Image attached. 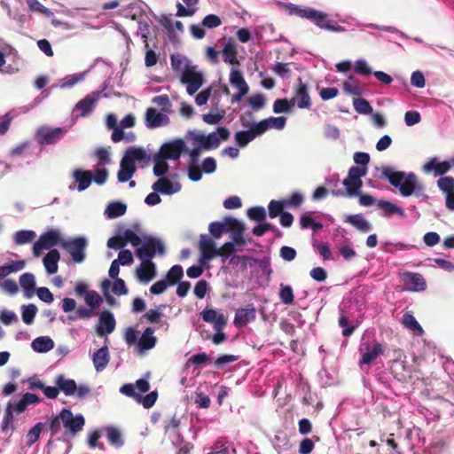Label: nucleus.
I'll return each instance as SVG.
<instances>
[{"mask_svg": "<svg viewBox=\"0 0 454 454\" xmlns=\"http://www.w3.org/2000/svg\"><path fill=\"white\" fill-rule=\"evenodd\" d=\"M381 177L387 179L391 185L399 189L400 193L409 197L415 193L420 194L424 188L418 183L417 176L414 173L405 175L404 172L395 171L389 166L381 168Z\"/></svg>", "mask_w": 454, "mask_h": 454, "instance_id": "obj_1", "label": "nucleus"}, {"mask_svg": "<svg viewBox=\"0 0 454 454\" xmlns=\"http://www.w3.org/2000/svg\"><path fill=\"white\" fill-rule=\"evenodd\" d=\"M366 174L367 167H351L348 169L347 177L342 181L348 197H355L356 194H359L363 186L362 177Z\"/></svg>", "mask_w": 454, "mask_h": 454, "instance_id": "obj_2", "label": "nucleus"}, {"mask_svg": "<svg viewBox=\"0 0 454 454\" xmlns=\"http://www.w3.org/2000/svg\"><path fill=\"white\" fill-rule=\"evenodd\" d=\"M59 418L63 427L67 429L64 433V437L75 436L80 431L82 430L85 425V419L82 414L74 416L69 409H62L59 412Z\"/></svg>", "mask_w": 454, "mask_h": 454, "instance_id": "obj_3", "label": "nucleus"}, {"mask_svg": "<svg viewBox=\"0 0 454 454\" xmlns=\"http://www.w3.org/2000/svg\"><path fill=\"white\" fill-rule=\"evenodd\" d=\"M87 246V239L83 237L61 241V247L71 255L73 261L76 263H81L84 261Z\"/></svg>", "mask_w": 454, "mask_h": 454, "instance_id": "obj_4", "label": "nucleus"}, {"mask_svg": "<svg viewBox=\"0 0 454 454\" xmlns=\"http://www.w3.org/2000/svg\"><path fill=\"white\" fill-rule=\"evenodd\" d=\"M64 240L60 237L59 230H51L43 233L37 241L33 246V254L35 257H39L43 249H50L57 245L61 247V241Z\"/></svg>", "mask_w": 454, "mask_h": 454, "instance_id": "obj_5", "label": "nucleus"}, {"mask_svg": "<svg viewBox=\"0 0 454 454\" xmlns=\"http://www.w3.org/2000/svg\"><path fill=\"white\" fill-rule=\"evenodd\" d=\"M240 121L242 126L249 128L247 130H240L235 133V142L239 147L247 146L255 137L262 135V125L257 123L250 124L246 121L245 116H240Z\"/></svg>", "mask_w": 454, "mask_h": 454, "instance_id": "obj_6", "label": "nucleus"}, {"mask_svg": "<svg viewBox=\"0 0 454 454\" xmlns=\"http://www.w3.org/2000/svg\"><path fill=\"white\" fill-rule=\"evenodd\" d=\"M65 133L64 128L41 126L35 134V139L41 145H54L64 137Z\"/></svg>", "mask_w": 454, "mask_h": 454, "instance_id": "obj_7", "label": "nucleus"}, {"mask_svg": "<svg viewBox=\"0 0 454 454\" xmlns=\"http://www.w3.org/2000/svg\"><path fill=\"white\" fill-rule=\"evenodd\" d=\"M203 75L196 71V67H185L182 72L181 82L186 84V90L189 95H193L203 84Z\"/></svg>", "mask_w": 454, "mask_h": 454, "instance_id": "obj_8", "label": "nucleus"}, {"mask_svg": "<svg viewBox=\"0 0 454 454\" xmlns=\"http://www.w3.org/2000/svg\"><path fill=\"white\" fill-rule=\"evenodd\" d=\"M156 252L163 254L165 253L164 245L159 239L150 237L140 247H137L136 254L140 260H151Z\"/></svg>", "mask_w": 454, "mask_h": 454, "instance_id": "obj_9", "label": "nucleus"}, {"mask_svg": "<svg viewBox=\"0 0 454 454\" xmlns=\"http://www.w3.org/2000/svg\"><path fill=\"white\" fill-rule=\"evenodd\" d=\"M290 100L292 105L297 104L299 108H309L311 106L309 86L302 82L301 77L297 79L294 95Z\"/></svg>", "mask_w": 454, "mask_h": 454, "instance_id": "obj_10", "label": "nucleus"}, {"mask_svg": "<svg viewBox=\"0 0 454 454\" xmlns=\"http://www.w3.org/2000/svg\"><path fill=\"white\" fill-rule=\"evenodd\" d=\"M184 147L185 144L182 139L166 143L160 147L159 153H157L158 158L178 160Z\"/></svg>", "mask_w": 454, "mask_h": 454, "instance_id": "obj_11", "label": "nucleus"}, {"mask_svg": "<svg viewBox=\"0 0 454 454\" xmlns=\"http://www.w3.org/2000/svg\"><path fill=\"white\" fill-rule=\"evenodd\" d=\"M310 20L321 29L337 33L346 31L344 27L338 25L335 21L330 20L327 13L315 10Z\"/></svg>", "mask_w": 454, "mask_h": 454, "instance_id": "obj_12", "label": "nucleus"}, {"mask_svg": "<svg viewBox=\"0 0 454 454\" xmlns=\"http://www.w3.org/2000/svg\"><path fill=\"white\" fill-rule=\"evenodd\" d=\"M99 98L100 93L98 91H93L86 95L82 99L76 103L74 112H80V116L82 117L88 116L95 109Z\"/></svg>", "mask_w": 454, "mask_h": 454, "instance_id": "obj_13", "label": "nucleus"}, {"mask_svg": "<svg viewBox=\"0 0 454 454\" xmlns=\"http://www.w3.org/2000/svg\"><path fill=\"white\" fill-rule=\"evenodd\" d=\"M256 317V310L253 305L247 308H239L236 310L233 324L236 327L246 326L248 323L254 321Z\"/></svg>", "mask_w": 454, "mask_h": 454, "instance_id": "obj_14", "label": "nucleus"}, {"mask_svg": "<svg viewBox=\"0 0 454 454\" xmlns=\"http://www.w3.org/2000/svg\"><path fill=\"white\" fill-rule=\"evenodd\" d=\"M202 319L207 322L213 324L214 329L216 332L222 331L227 324V317L223 314L217 313L213 309H206L201 312Z\"/></svg>", "mask_w": 454, "mask_h": 454, "instance_id": "obj_15", "label": "nucleus"}, {"mask_svg": "<svg viewBox=\"0 0 454 454\" xmlns=\"http://www.w3.org/2000/svg\"><path fill=\"white\" fill-rule=\"evenodd\" d=\"M403 281L405 285L411 286L409 289L414 292H422L427 288L426 279L419 273L405 271L403 273Z\"/></svg>", "mask_w": 454, "mask_h": 454, "instance_id": "obj_16", "label": "nucleus"}, {"mask_svg": "<svg viewBox=\"0 0 454 454\" xmlns=\"http://www.w3.org/2000/svg\"><path fill=\"white\" fill-rule=\"evenodd\" d=\"M169 122V118L158 112L155 108L149 107L145 112V125L149 129H155Z\"/></svg>", "mask_w": 454, "mask_h": 454, "instance_id": "obj_17", "label": "nucleus"}, {"mask_svg": "<svg viewBox=\"0 0 454 454\" xmlns=\"http://www.w3.org/2000/svg\"><path fill=\"white\" fill-rule=\"evenodd\" d=\"M115 328V319L114 315L109 311H104L100 314L98 318V325L97 326V333L102 337L106 334L111 333Z\"/></svg>", "mask_w": 454, "mask_h": 454, "instance_id": "obj_18", "label": "nucleus"}, {"mask_svg": "<svg viewBox=\"0 0 454 454\" xmlns=\"http://www.w3.org/2000/svg\"><path fill=\"white\" fill-rule=\"evenodd\" d=\"M200 249L201 251V263L218 256V248H216L215 243L206 236H201L200 238Z\"/></svg>", "mask_w": 454, "mask_h": 454, "instance_id": "obj_19", "label": "nucleus"}, {"mask_svg": "<svg viewBox=\"0 0 454 454\" xmlns=\"http://www.w3.org/2000/svg\"><path fill=\"white\" fill-rule=\"evenodd\" d=\"M154 329L146 327L137 341V348L140 353L153 348L157 344V338L153 335Z\"/></svg>", "mask_w": 454, "mask_h": 454, "instance_id": "obj_20", "label": "nucleus"}, {"mask_svg": "<svg viewBox=\"0 0 454 454\" xmlns=\"http://www.w3.org/2000/svg\"><path fill=\"white\" fill-rule=\"evenodd\" d=\"M138 279L142 282H149L155 274V264L152 260H142V262L136 270Z\"/></svg>", "mask_w": 454, "mask_h": 454, "instance_id": "obj_21", "label": "nucleus"}, {"mask_svg": "<svg viewBox=\"0 0 454 454\" xmlns=\"http://www.w3.org/2000/svg\"><path fill=\"white\" fill-rule=\"evenodd\" d=\"M137 170L136 164H134L128 156H123L121 164L120 170L118 171V181L124 183L129 181Z\"/></svg>", "mask_w": 454, "mask_h": 454, "instance_id": "obj_22", "label": "nucleus"}, {"mask_svg": "<svg viewBox=\"0 0 454 454\" xmlns=\"http://www.w3.org/2000/svg\"><path fill=\"white\" fill-rule=\"evenodd\" d=\"M385 349L382 344L375 342L371 348L366 345L365 352L363 354L362 358L359 361V365L369 364L374 361L378 356L383 355Z\"/></svg>", "mask_w": 454, "mask_h": 454, "instance_id": "obj_23", "label": "nucleus"}, {"mask_svg": "<svg viewBox=\"0 0 454 454\" xmlns=\"http://www.w3.org/2000/svg\"><path fill=\"white\" fill-rule=\"evenodd\" d=\"M60 260V254L57 249H51L43 257V266L48 274L52 275L58 271V262Z\"/></svg>", "mask_w": 454, "mask_h": 454, "instance_id": "obj_24", "label": "nucleus"}, {"mask_svg": "<svg viewBox=\"0 0 454 454\" xmlns=\"http://www.w3.org/2000/svg\"><path fill=\"white\" fill-rule=\"evenodd\" d=\"M55 384L59 387V391H62L67 396L74 395L77 390L75 380L66 379L63 374H59L56 377Z\"/></svg>", "mask_w": 454, "mask_h": 454, "instance_id": "obj_25", "label": "nucleus"}, {"mask_svg": "<svg viewBox=\"0 0 454 454\" xmlns=\"http://www.w3.org/2000/svg\"><path fill=\"white\" fill-rule=\"evenodd\" d=\"M110 360L108 348L104 346L98 349L92 356L93 364L97 372H102Z\"/></svg>", "mask_w": 454, "mask_h": 454, "instance_id": "obj_26", "label": "nucleus"}, {"mask_svg": "<svg viewBox=\"0 0 454 454\" xmlns=\"http://www.w3.org/2000/svg\"><path fill=\"white\" fill-rule=\"evenodd\" d=\"M93 173L90 170L75 169L73 172V177L78 184V191L86 190L92 182Z\"/></svg>", "mask_w": 454, "mask_h": 454, "instance_id": "obj_27", "label": "nucleus"}, {"mask_svg": "<svg viewBox=\"0 0 454 454\" xmlns=\"http://www.w3.org/2000/svg\"><path fill=\"white\" fill-rule=\"evenodd\" d=\"M344 222L351 224L361 232H368L372 229L371 223L361 214L348 215Z\"/></svg>", "mask_w": 454, "mask_h": 454, "instance_id": "obj_28", "label": "nucleus"}, {"mask_svg": "<svg viewBox=\"0 0 454 454\" xmlns=\"http://www.w3.org/2000/svg\"><path fill=\"white\" fill-rule=\"evenodd\" d=\"M179 185L174 186L173 183L165 177L159 178L153 184V190L162 194L171 195L179 191Z\"/></svg>", "mask_w": 454, "mask_h": 454, "instance_id": "obj_29", "label": "nucleus"}, {"mask_svg": "<svg viewBox=\"0 0 454 454\" xmlns=\"http://www.w3.org/2000/svg\"><path fill=\"white\" fill-rule=\"evenodd\" d=\"M286 118L284 116L279 117H270L264 120H262L258 122L259 125H262V132L265 133L269 129L274 128L277 129H282L286 126Z\"/></svg>", "mask_w": 454, "mask_h": 454, "instance_id": "obj_30", "label": "nucleus"}, {"mask_svg": "<svg viewBox=\"0 0 454 454\" xmlns=\"http://www.w3.org/2000/svg\"><path fill=\"white\" fill-rule=\"evenodd\" d=\"M32 348L39 353H44L51 350L54 348V341L47 336H41L35 338L32 341Z\"/></svg>", "mask_w": 454, "mask_h": 454, "instance_id": "obj_31", "label": "nucleus"}, {"mask_svg": "<svg viewBox=\"0 0 454 454\" xmlns=\"http://www.w3.org/2000/svg\"><path fill=\"white\" fill-rule=\"evenodd\" d=\"M124 156H128L134 164H136V161L147 163L150 160V156L144 149L139 147H129L125 152Z\"/></svg>", "mask_w": 454, "mask_h": 454, "instance_id": "obj_32", "label": "nucleus"}, {"mask_svg": "<svg viewBox=\"0 0 454 454\" xmlns=\"http://www.w3.org/2000/svg\"><path fill=\"white\" fill-rule=\"evenodd\" d=\"M402 323L404 327L412 331L416 335L422 336L424 334L423 328L418 323L411 312H406L403 314Z\"/></svg>", "mask_w": 454, "mask_h": 454, "instance_id": "obj_33", "label": "nucleus"}, {"mask_svg": "<svg viewBox=\"0 0 454 454\" xmlns=\"http://www.w3.org/2000/svg\"><path fill=\"white\" fill-rule=\"evenodd\" d=\"M20 285L24 289L26 295L31 297L35 289V276L30 272H26L20 277Z\"/></svg>", "mask_w": 454, "mask_h": 454, "instance_id": "obj_34", "label": "nucleus"}, {"mask_svg": "<svg viewBox=\"0 0 454 454\" xmlns=\"http://www.w3.org/2000/svg\"><path fill=\"white\" fill-rule=\"evenodd\" d=\"M286 11L290 15H295L301 18H305L310 20L314 14L315 9L310 7H302L294 4H289L286 6Z\"/></svg>", "mask_w": 454, "mask_h": 454, "instance_id": "obj_35", "label": "nucleus"}, {"mask_svg": "<svg viewBox=\"0 0 454 454\" xmlns=\"http://www.w3.org/2000/svg\"><path fill=\"white\" fill-rule=\"evenodd\" d=\"M450 168V164L448 161L437 162L435 159H433L426 163L424 169L427 172L434 170L436 175L442 176L447 173Z\"/></svg>", "mask_w": 454, "mask_h": 454, "instance_id": "obj_36", "label": "nucleus"}, {"mask_svg": "<svg viewBox=\"0 0 454 454\" xmlns=\"http://www.w3.org/2000/svg\"><path fill=\"white\" fill-rule=\"evenodd\" d=\"M230 82L232 86L236 87L239 90H245L249 91V86L245 81L240 70L233 69L230 74Z\"/></svg>", "mask_w": 454, "mask_h": 454, "instance_id": "obj_37", "label": "nucleus"}, {"mask_svg": "<svg viewBox=\"0 0 454 454\" xmlns=\"http://www.w3.org/2000/svg\"><path fill=\"white\" fill-rule=\"evenodd\" d=\"M127 206L124 203L115 201L108 205L106 214L110 219L117 218L123 215L126 213Z\"/></svg>", "mask_w": 454, "mask_h": 454, "instance_id": "obj_38", "label": "nucleus"}, {"mask_svg": "<svg viewBox=\"0 0 454 454\" xmlns=\"http://www.w3.org/2000/svg\"><path fill=\"white\" fill-rule=\"evenodd\" d=\"M342 88L345 93L349 95L360 96L363 93V89L359 82L352 76H349L348 79L343 82Z\"/></svg>", "mask_w": 454, "mask_h": 454, "instance_id": "obj_39", "label": "nucleus"}, {"mask_svg": "<svg viewBox=\"0 0 454 454\" xmlns=\"http://www.w3.org/2000/svg\"><path fill=\"white\" fill-rule=\"evenodd\" d=\"M35 236L34 231L22 230L15 232L13 239L16 245H24L32 242Z\"/></svg>", "mask_w": 454, "mask_h": 454, "instance_id": "obj_40", "label": "nucleus"}, {"mask_svg": "<svg viewBox=\"0 0 454 454\" xmlns=\"http://www.w3.org/2000/svg\"><path fill=\"white\" fill-rule=\"evenodd\" d=\"M377 206L383 211L384 215H391L394 214L403 215L404 214L403 208L397 207L396 205L387 200H379L377 202Z\"/></svg>", "mask_w": 454, "mask_h": 454, "instance_id": "obj_41", "label": "nucleus"}, {"mask_svg": "<svg viewBox=\"0 0 454 454\" xmlns=\"http://www.w3.org/2000/svg\"><path fill=\"white\" fill-rule=\"evenodd\" d=\"M183 276H184L183 267L181 265L176 264V265L172 266L168 270V271L167 272V275H166V280L169 285L173 286V285L177 284L181 280Z\"/></svg>", "mask_w": 454, "mask_h": 454, "instance_id": "obj_42", "label": "nucleus"}, {"mask_svg": "<svg viewBox=\"0 0 454 454\" xmlns=\"http://www.w3.org/2000/svg\"><path fill=\"white\" fill-rule=\"evenodd\" d=\"M223 57L226 63H230L231 65L238 64L237 49L232 43L229 42L224 45L223 49Z\"/></svg>", "mask_w": 454, "mask_h": 454, "instance_id": "obj_43", "label": "nucleus"}, {"mask_svg": "<svg viewBox=\"0 0 454 454\" xmlns=\"http://www.w3.org/2000/svg\"><path fill=\"white\" fill-rule=\"evenodd\" d=\"M165 308V305L159 306L158 309H149L147 312H145L142 319L145 320L146 323L149 324H158L161 321V318L163 317V313L161 309Z\"/></svg>", "mask_w": 454, "mask_h": 454, "instance_id": "obj_44", "label": "nucleus"}, {"mask_svg": "<svg viewBox=\"0 0 454 454\" xmlns=\"http://www.w3.org/2000/svg\"><path fill=\"white\" fill-rule=\"evenodd\" d=\"M248 105L251 108L257 112L262 109L266 105V97L262 93H256L254 95L250 96L247 98Z\"/></svg>", "mask_w": 454, "mask_h": 454, "instance_id": "obj_45", "label": "nucleus"}, {"mask_svg": "<svg viewBox=\"0 0 454 454\" xmlns=\"http://www.w3.org/2000/svg\"><path fill=\"white\" fill-rule=\"evenodd\" d=\"M13 411L12 410V405L7 404L4 411V416L2 422V431H8V430H13L14 426V417H13Z\"/></svg>", "mask_w": 454, "mask_h": 454, "instance_id": "obj_46", "label": "nucleus"}, {"mask_svg": "<svg viewBox=\"0 0 454 454\" xmlns=\"http://www.w3.org/2000/svg\"><path fill=\"white\" fill-rule=\"evenodd\" d=\"M37 313V307L35 304L22 306V320L25 324L30 325L34 322Z\"/></svg>", "mask_w": 454, "mask_h": 454, "instance_id": "obj_47", "label": "nucleus"}, {"mask_svg": "<svg viewBox=\"0 0 454 454\" xmlns=\"http://www.w3.org/2000/svg\"><path fill=\"white\" fill-rule=\"evenodd\" d=\"M286 207L298 208L304 201V196L299 192H293L288 198L283 200Z\"/></svg>", "mask_w": 454, "mask_h": 454, "instance_id": "obj_48", "label": "nucleus"}, {"mask_svg": "<svg viewBox=\"0 0 454 454\" xmlns=\"http://www.w3.org/2000/svg\"><path fill=\"white\" fill-rule=\"evenodd\" d=\"M355 110L362 114H369L372 112V107L369 102L362 98H355L353 101Z\"/></svg>", "mask_w": 454, "mask_h": 454, "instance_id": "obj_49", "label": "nucleus"}, {"mask_svg": "<svg viewBox=\"0 0 454 454\" xmlns=\"http://www.w3.org/2000/svg\"><path fill=\"white\" fill-rule=\"evenodd\" d=\"M168 171V164L166 162V160L163 158H158L156 154L154 156V166H153V174L156 176H162Z\"/></svg>", "mask_w": 454, "mask_h": 454, "instance_id": "obj_50", "label": "nucleus"}, {"mask_svg": "<svg viewBox=\"0 0 454 454\" xmlns=\"http://www.w3.org/2000/svg\"><path fill=\"white\" fill-rule=\"evenodd\" d=\"M279 298L284 304H292L294 301L293 289L290 286H280Z\"/></svg>", "mask_w": 454, "mask_h": 454, "instance_id": "obj_51", "label": "nucleus"}, {"mask_svg": "<svg viewBox=\"0 0 454 454\" xmlns=\"http://www.w3.org/2000/svg\"><path fill=\"white\" fill-rule=\"evenodd\" d=\"M107 440L110 444L115 447H121L123 445V440L121 432L114 427L108 428L107 430Z\"/></svg>", "mask_w": 454, "mask_h": 454, "instance_id": "obj_52", "label": "nucleus"}, {"mask_svg": "<svg viewBox=\"0 0 454 454\" xmlns=\"http://www.w3.org/2000/svg\"><path fill=\"white\" fill-rule=\"evenodd\" d=\"M85 302L94 310L103 302L102 297L96 291H89L84 297Z\"/></svg>", "mask_w": 454, "mask_h": 454, "instance_id": "obj_53", "label": "nucleus"}, {"mask_svg": "<svg viewBox=\"0 0 454 454\" xmlns=\"http://www.w3.org/2000/svg\"><path fill=\"white\" fill-rule=\"evenodd\" d=\"M247 215L250 219L256 222H262L266 218V211L265 208L262 206H256L250 207L247 210Z\"/></svg>", "mask_w": 454, "mask_h": 454, "instance_id": "obj_54", "label": "nucleus"}, {"mask_svg": "<svg viewBox=\"0 0 454 454\" xmlns=\"http://www.w3.org/2000/svg\"><path fill=\"white\" fill-rule=\"evenodd\" d=\"M286 207L283 200H271L269 203V215L270 218H275L283 213V209Z\"/></svg>", "mask_w": 454, "mask_h": 454, "instance_id": "obj_55", "label": "nucleus"}, {"mask_svg": "<svg viewBox=\"0 0 454 454\" xmlns=\"http://www.w3.org/2000/svg\"><path fill=\"white\" fill-rule=\"evenodd\" d=\"M291 100L286 98H278L275 100L273 104V112L275 114L291 112V106H293Z\"/></svg>", "mask_w": 454, "mask_h": 454, "instance_id": "obj_56", "label": "nucleus"}, {"mask_svg": "<svg viewBox=\"0 0 454 454\" xmlns=\"http://www.w3.org/2000/svg\"><path fill=\"white\" fill-rule=\"evenodd\" d=\"M224 115L225 110L222 109L215 114L209 113L203 114L202 120L207 124L215 125L219 123L223 119Z\"/></svg>", "mask_w": 454, "mask_h": 454, "instance_id": "obj_57", "label": "nucleus"}, {"mask_svg": "<svg viewBox=\"0 0 454 454\" xmlns=\"http://www.w3.org/2000/svg\"><path fill=\"white\" fill-rule=\"evenodd\" d=\"M437 185L446 194L452 192H454V178L452 176L441 177L437 181Z\"/></svg>", "mask_w": 454, "mask_h": 454, "instance_id": "obj_58", "label": "nucleus"}, {"mask_svg": "<svg viewBox=\"0 0 454 454\" xmlns=\"http://www.w3.org/2000/svg\"><path fill=\"white\" fill-rule=\"evenodd\" d=\"M208 230L215 239H220L226 231V225H224V222H213L209 224Z\"/></svg>", "mask_w": 454, "mask_h": 454, "instance_id": "obj_59", "label": "nucleus"}, {"mask_svg": "<svg viewBox=\"0 0 454 454\" xmlns=\"http://www.w3.org/2000/svg\"><path fill=\"white\" fill-rule=\"evenodd\" d=\"M43 427V423H37L28 431L27 437V444L29 446L34 444L39 439Z\"/></svg>", "mask_w": 454, "mask_h": 454, "instance_id": "obj_60", "label": "nucleus"}, {"mask_svg": "<svg viewBox=\"0 0 454 454\" xmlns=\"http://www.w3.org/2000/svg\"><path fill=\"white\" fill-rule=\"evenodd\" d=\"M94 315V310L91 308L79 307L75 310V316H69V320L75 319H88Z\"/></svg>", "mask_w": 454, "mask_h": 454, "instance_id": "obj_61", "label": "nucleus"}, {"mask_svg": "<svg viewBox=\"0 0 454 454\" xmlns=\"http://www.w3.org/2000/svg\"><path fill=\"white\" fill-rule=\"evenodd\" d=\"M223 222L226 225V231H231V234L245 227L242 223L233 217H225Z\"/></svg>", "mask_w": 454, "mask_h": 454, "instance_id": "obj_62", "label": "nucleus"}, {"mask_svg": "<svg viewBox=\"0 0 454 454\" xmlns=\"http://www.w3.org/2000/svg\"><path fill=\"white\" fill-rule=\"evenodd\" d=\"M122 235L124 237L126 245L130 243L133 247H138L141 244V239L139 236L130 229H126L122 232Z\"/></svg>", "mask_w": 454, "mask_h": 454, "instance_id": "obj_63", "label": "nucleus"}, {"mask_svg": "<svg viewBox=\"0 0 454 454\" xmlns=\"http://www.w3.org/2000/svg\"><path fill=\"white\" fill-rule=\"evenodd\" d=\"M126 246L123 235L114 236L107 241V247L114 250L121 249Z\"/></svg>", "mask_w": 454, "mask_h": 454, "instance_id": "obj_64", "label": "nucleus"}]
</instances>
